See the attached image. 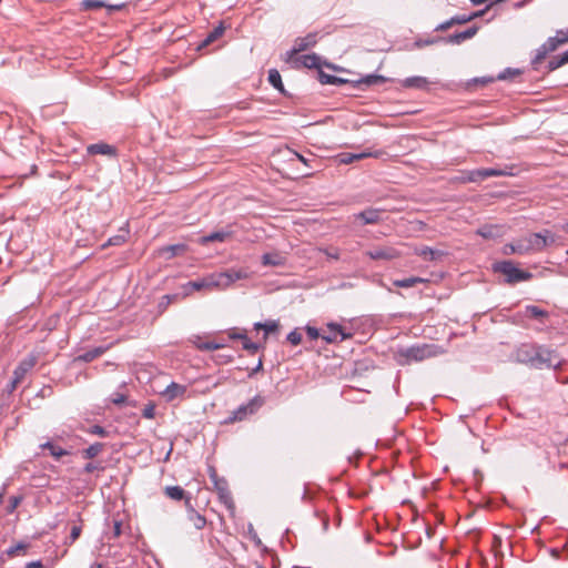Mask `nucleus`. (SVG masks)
<instances>
[{"label": "nucleus", "mask_w": 568, "mask_h": 568, "mask_svg": "<svg viewBox=\"0 0 568 568\" xmlns=\"http://www.w3.org/2000/svg\"><path fill=\"white\" fill-rule=\"evenodd\" d=\"M518 250V245H517V242L516 240L510 242V243H507L503 246V254L504 255H511V254H518L517 252Z\"/></svg>", "instance_id": "obj_49"}, {"label": "nucleus", "mask_w": 568, "mask_h": 568, "mask_svg": "<svg viewBox=\"0 0 568 568\" xmlns=\"http://www.w3.org/2000/svg\"><path fill=\"white\" fill-rule=\"evenodd\" d=\"M126 399H128V397L121 393H114L111 397V402L116 406H121V405L125 404Z\"/></svg>", "instance_id": "obj_54"}, {"label": "nucleus", "mask_w": 568, "mask_h": 568, "mask_svg": "<svg viewBox=\"0 0 568 568\" xmlns=\"http://www.w3.org/2000/svg\"><path fill=\"white\" fill-rule=\"evenodd\" d=\"M165 495L173 500H184L186 507H191V497L180 486H166L164 489Z\"/></svg>", "instance_id": "obj_22"}, {"label": "nucleus", "mask_w": 568, "mask_h": 568, "mask_svg": "<svg viewBox=\"0 0 568 568\" xmlns=\"http://www.w3.org/2000/svg\"><path fill=\"white\" fill-rule=\"evenodd\" d=\"M105 7L109 6L104 3L102 0H82L81 2V9L85 11L98 10Z\"/></svg>", "instance_id": "obj_41"}, {"label": "nucleus", "mask_w": 568, "mask_h": 568, "mask_svg": "<svg viewBox=\"0 0 568 568\" xmlns=\"http://www.w3.org/2000/svg\"><path fill=\"white\" fill-rule=\"evenodd\" d=\"M328 333L322 335V338L327 343L342 342L352 337V334L345 333L343 327L336 323L327 324Z\"/></svg>", "instance_id": "obj_16"}, {"label": "nucleus", "mask_w": 568, "mask_h": 568, "mask_svg": "<svg viewBox=\"0 0 568 568\" xmlns=\"http://www.w3.org/2000/svg\"><path fill=\"white\" fill-rule=\"evenodd\" d=\"M496 81V78L494 77H480V78H474L471 80H469L467 83H466V88L468 90L473 89L474 87H477V85H480V87H485L489 83H493Z\"/></svg>", "instance_id": "obj_40"}, {"label": "nucleus", "mask_w": 568, "mask_h": 568, "mask_svg": "<svg viewBox=\"0 0 568 568\" xmlns=\"http://www.w3.org/2000/svg\"><path fill=\"white\" fill-rule=\"evenodd\" d=\"M287 151L290 154H292L295 159H297L298 161H301L303 164H305L306 166H311L310 165V162L311 160L305 158L304 155L300 154L298 152L287 148Z\"/></svg>", "instance_id": "obj_57"}, {"label": "nucleus", "mask_w": 568, "mask_h": 568, "mask_svg": "<svg viewBox=\"0 0 568 568\" xmlns=\"http://www.w3.org/2000/svg\"><path fill=\"white\" fill-rule=\"evenodd\" d=\"M415 253L425 261H443L448 253L440 248H433L426 245L417 246Z\"/></svg>", "instance_id": "obj_18"}, {"label": "nucleus", "mask_w": 568, "mask_h": 568, "mask_svg": "<svg viewBox=\"0 0 568 568\" xmlns=\"http://www.w3.org/2000/svg\"><path fill=\"white\" fill-rule=\"evenodd\" d=\"M404 88L410 89H425L428 85V80L424 77H409L402 81Z\"/></svg>", "instance_id": "obj_32"}, {"label": "nucleus", "mask_w": 568, "mask_h": 568, "mask_svg": "<svg viewBox=\"0 0 568 568\" xmlns=\"http://www.w3.org/2000/svg\"><path fill=\"white\" fill-rule=\"evenodd\" d=\"M454 20L453 18H450L449 20L438 24L436 28H435V31H446L448 30L449 28H452L454 26Z\"/></svg>", "instance_id": "obj_61"}, {"label": "nucleus", "mask_w": 568, "mask_h": 568, "mask_svg": "<svg viewBox=\"0 0 568 568\" xmlns=\"http://www.w3.org/2000/svg\"><path fill=\"white\" fill-rule=\"evenodd\" d=\"M186 508L189 509V519L193 523V526L196 529L204 528V526L206 524L205 517L202 516L201 514H199L197 511H195L192 506L186 507Z\"/></svg>", "instance_id": "obj_37"}, {"label": "nucleus", "mask_w": 568, "mask_h": 568, "mask_svg": "<svg viewBox=\"0 0 568 568\" xmlns=\"http://www.w3.org/2000/svg\"><path fill=\"white\" fill-rule=\"evenodd\" d=\"M566 63H568V50L565 51L562 54L554 55L550 58L546 65L547 72H552L556 69L565 65Z\"/></svg>", "instance_id": "obj_33"}, {"label": "nucleus", "mask_w": 568, "mask_h": 568, "mask_svg": "<svg viewBox=\"0 0 568 568\" xmlns=\"http://www.w3.org/2000/svg\"><path fill=\"white\" fill-rule=\"evenodd\" d=\"M393 284H400V285H404V284H429V281L420 278V277H409V278H405V280H396V281H394Z\"/></svg>", "instance_id": "obj_46"}, {"label": "nucleus", "mask_w": 568, "mask_h": 568, "mask_svg": "<svg viewBox=\"0 0 568 568\" xmlns=\"http://www.w3.org/2000/svg\"><path fill=\"white\" fill-rule=\"evenodd\" d=\"M493 7H494V3H489L485 9H483V10H478V11H475V12H473V13L468 14V16H469L470 21H473V20H475V19H477V18L483 17V16H484V14H485V13H486L490 8H493Z\"/></svg>", "instance_id": "obj_59"}, {"label": "nucleus", "mask_w": 568, "mask_h": 568, "mask_svg": "<svg viewBox=\"0 0 568 568\" xmlns=\"http://www.w3.org/2000/svg\"><path fill=\"white\" fill-rule=\"evenodd\" d=\"M265 404V398L261 395H255L246 404L240 405L236 409L232 410L229 416L222 422L223 425H230L237 422H243L250 416L256 414Z\"/></svg>", "instance_id": "obj_3"}, {"label": "nucleus", "mask_w": 568, "mask_h": 568, "mask_svg": "<svg viewBox=\"0 0 568 568\" xmlns=\"http://www.w3.org/2000/svg\"><path fill=\"white\" fill-rule=\"evenodd\" d=\"M476 233L486 240H494L501 236V227L486 224L479 227Z\"/></svg>", "instance_id": "obj_29"}, {"label": "nucleus", "mask_w": 568, "mask_h": 568, "mask_svg": "<svg viewBox=\"0 0 568 568\" xmlns=\"http://www.w3.org/2000/svg\"><path fill=\"white\" fill-rule=\"evenodd\" d=\"M493 271L503 274L508 283L529 281L531 278L529 272L518 268L513 261L496 262L493 264Z\"/></svg>", "instance_id": "obj_4"}, {"label": "nucleus", "mask_w": 568, "mask_h": 568, "mask_svg": "<svg viewBox=\"0 0 568 568\" xmlns=\"http://www.w3.org/2000/svg\"><path fill=\"white\" fill-rule=\"evenodd\" d=\"M104 448L103 443H94L90 445L88 448L82 450V457L85 459H92L97 457Z\"/></svg>", "instance_id": "obj_38"}, {"label": "nucleus", "mask_w": 568, "mask_h": 568, "mask_svg": "<svg viewBox=\"0 0 568 568\" xmlns=\"http://www.w3.org/2000/svg\"><path fill=\"white\" fill-rule=\"evenodd\" d=\"M104 467L101 466L100 464H95V463H88L84 467H83V471L87 473V474H91L93 473L94 470H103Z\"/></svg>", "instance_id": "obj_58"}, {"label": "nucleus", "mask_w": 568, "mask_h": 568, "mask_svg": "<svg viewBox=\"0 0 568 568\" xmlns=\"http://www.w3.org/2000/svg\"><path fill=\"white\" fill-rule=\"evenodd\" d=\"M261 261L265 266H282L286 263V256L281 252L274 251L264 253Z\"/></svg>", "instance_id": "obj_23"}, {"label": "nucleus", "mask_w": 568, "mask_h": 568, "mask_svg": "<svg viewBox=\"0 0 568 568\" xmlns=\"http://www.w3.org/2000/svg\"><path fill=\"white\" fill-rule=\"evenodd\" d=\"M466 180H468L469 182L484 181L485 178H484L483 169H477V170L466 172Z\"/></svg>", "instance_id": "obj_44"}, {"label": "nucleus", "mask_w": 568, "mask_h": 568, "mask_svg": "<svg viewBox=\"0 0 568 568\" xmlns=\"http://www.w3.org/2000/svg\"><path fill=\"white\" fill-rule=\"evenodd\" d=\"M383 209L367 207L364 211L354 214L355 220L361 221V225L378 224L382 221Z\"/></svg>", "instance_id": "obj_13"}, {"label": "nucleus", "mask_w": 568, "mask_h": 568, "mask_svg": "<svg viewBox=\"0 0 568 568\" xmlns=\"http://www.w3.org/2000/svg\"><path fill=\"white\" fill-rule=\"evenodd\" d=\"M521 73L523 71L520 69L507 68L496 77V80H513L514 78L519 77Z\"/></svg>", "instance_id": "obj_42"}, {"label": "nucleus", "mask_w": 568, "mask_h": 568, "mask_svg": "<svg viewBox=\"0 0 568 568\" xmlns=\"http://www.w3.org/2000/svg\"><path fill=\"white\" fill-rule=\"evenodd\" d=\"M186 389L187 388L185 385L172 382L161 394L168 402H171L175 398L183 397L186 393Z\"/></svg>", "instance_id": "obj_21"}, {"label": "nucleus", "mask_w": 568, "mask_h": 568, "mask_svg": "<svg viewBox=\"0 0 568 568\" xmlns=\"http://www.w3.org/2000/svg\"><path fill=\"white\" fill-rule=\"evenodd\" d=\"M317 252L320 254H323L327 261L329 262H338L343 261L346 262L348 260V254L346 250L341 248L335 245H326V246H320L317 247Z\"/></svg>", "instance_id": "obj_14"}, {"label": "nucleus", "mask_w": 568, "mask_h": 568, "mask_svg": "<svg viewBox=\"0 0 568 568\" xmlns=\"http://www.w3.org/2000/svg\"><path fill=\"white\" fill-rule=\"evenodd\" d=\"M28 548H29V544L23 542V541H20V542H18V544H17V545H14V546L9 547V548L6 550V554H7V556H9V557H14V556H17L20 551H26Z\"/></svg>", "instance_id": "obj_43"}, {"label": "nucleus", "mask_w": 568, "mask_h": 568, "mask_svg": "<svg viewBox=\"0 0 568 568\" xmlns=\"http://www.w3.org/2000/svg\"><path fill=\"white\" fill-rule=\"evenodd\" d=\"M453 20H454L455 24H465V23L470 22L468 14H457V16L453 17Z\"/></svg>", "instance_id": "obj_60"}, {"label": "nucleus", "mask_w": 568, "mask_h": 568, "mask_svg": "<svg viewBox=\"0 0 568 568\" xmlns=\"http://www.w3.org/2000/svg\"><path fill=\"white\" fill-rule=\"evenodd\" d=\"M242 347L250 354H255L261 348V345L252 342L250 338H245V342L242 344Z\"/></svg>", "instance_id": "obj_48"}, {"label": "nucleus", "mask_w": 568, "mask_h": 568, "mask_svg": "<svg viewBox=\"0 0 568 568\" xmlns=\"http://www.w3.org/2000/svg\"><path fill=\"white\" fill-rule=\"evenodd\" d=\"M525 316L538 320L544 323V320L549 316V313L536 305H527L524 311Z\"/></svg>", "instance_id": "obj_31"}, {"label": "nucleus", "mask_w": 568, "mask_h": 568, "mask_svg": "<svg viewBox=\"0 0 568 568\" xmlns=\"http://www.w3.org/2000/svg\"><path fill=\"white\" fill-rule=\"evenodd\" d=\"M213 487L215 491L217 493L219 500L226 506L227 509L234 510L235 505L232 497V494L229 489V483L224 478L222 480H217L215 484H213Z\"/></svg>", "instance_id": "obj_12"}, {"label": "nucleus", "mask_w": 568, "mask_h": 568, "mask_svg": "<svg viewBox=\"0 0 568 568\" xmlns=\"http://www.w3.org/2000/svg\"><path fill=\"white\" fill-rule=\"evenodd\" d=\"M265 326L263 328V331L265 332L264 334V339L267 338V335L271 334V333H275L278 331L280 328V325L276 321H267L264 323Z\"/></svg>", "instance_id": "obj_47"}, {"label": "nucleus", "mask_w": 568, "mask_h": 568, "mask_svg": "<svg viewBox=\"0 0 568 568\" xmlns=\"http://www.w3.org/2000/svg\"><path fill=\"white\" fill-rule=\"evenodd\" d=\"M317 80L322 84H332V85H342V84H351L354 88H358L361 85H379L384 84L388 81L387 78L379 74H367L365 77L358 79H344L336 75L328 74L322 70L317 72Z\"/></svg>", "instance_id": "obj_2"}, {"label": "nucleus", "mask_w": 568, "mask_h": 568, "mask_svg": "<svg viewBox=\"0 0 568 568\" xmlns=\"http://www.w3.org/2000/svg\"><path fill=\"white\" fill-rule=\"evenodd\" d=\"M538 345L523 344L515 352V359L520 364L532 367L535 354Z\"/></svg>", "instance_id": "obj_11"}, {"label": "nucleus", "mask_w": 568, "mask_h": 568, "mask_svg": "<svg viewBox=\"0 0 568 568\" xmlns=\"http://www.w3.org/2000/svg\"><path fill=\"white\" fill-rule=\"evenodd\" d=\"M90 434H94V435H99L101 437H106L109 435V432L100 426V425H93L90 430H89Z\"/></svg>", "instance_id": "obj_55"}, {"label": "nucleus", "mask_w": 568, "mask_h": 568, "mask_svg": "<svg viewBox=\"0 0 568 568\" xmlns=\"http://www.w3.org/2000/svg\"><path fill=\"white\" fill-rule=\"evenodd\" d=\"M383 154H385V152L382 151V150L374 151V152H361V153L344 152V153H341L338 155V161L342 164H351V163H353L355 161H359V160H363V159H366V158L378 159Z\"/></svg>", "instance_id": "obj_19"}, {"label": "nucleus", "mask_w": 568, "mask_h": 568, "mask_svg": "<svg viewBox=\"0 0 568 568\" xmlns=\"http://www.w3.org/2000/svg\"><path fill=\"white\" fill-rule=\"evenodd\" d=\"M126 234H128V231H125L124 234H119V235H114V236L110 237L108 241V245L118 246V245L123 244L126 241Z\"/></svg>", "instance_id": "obj_50"}, {"label": "nucleus", "mask_w": 568, "mask_h": 568, "mask_svg": "<svg viewBox=\"0 0 568 568\" xmlns=\"http://www.w3.org/2000/svg\"><path fill=\"white\" fill-rule=\"evenodd\" d=\"M561 366V359L558 354L545 346L538 345L535 354V361L532 368H559Z\"/></svg>", "instance_id": "obj_6"}, {"label": "nucleus", "mask_w": 568, "mask_h": 568, "mask_svg": "<svg viewBox=\"0 0 568 568\" xmlns=\"http://www.w3.org/2000/svg\"><path fill=\"white\" fill-rule=\"evenodd\" d=\"M81 527L80 526H73L71 528V532L69 536V544H73L81 535Z\"/></svg>", "instance_id": "obj_56"}, {"label": "nucleus", "mask_w": 568, "mask_h": 568, "mask_svg": "<svg viewBox=\"0 0 568 568\" xmlns=\"http://www.w3.org/2000/svg\"><path fill=\"white\" fill-rule=\"evenodd\" d=\"M40 448L49 450V454L55 458L60 459L63 456H68L71 454V450L62 448L54 440H48L40 445Z\"/></svg>", "instance_id": "obj_27"}, {"label": "nucleus", "mask_w": 568, "mask_h": 568, "mask_svg": "<svg viewBox=\"0 0 568 568\" xmlns=\"http://www.w3.org/2000/svg\"><path fill=\"white\" fill-rule=\"evenodd\" d=\"M564 44L562 41H561V38L558 37V34L556 33L555 37H550L547 39V41L545 43H542L537 50H536V54L535 57L531 59V68L534 70H539V67L540 64L542 63V61L546 59V57L556 51L558 49L559 45Z\"/></svg>", "instance_id": "obj_7"}, {"label": "nucleus", "mask_w": 568, "mask_h": 568, "mask_svg": "<svg viewBox=\"0 0 568 568\" xmlns=\"http://www.w3.org/2000/svg\"><path fill=\"white\" fill-rule=\"evenodd\" d=\"M229 337L231 339H241L242 344L245 342V338H248L244 332L243 333L230 332Z\"/></svg>", "instance_id": "obj_64"}, {"label": "nucleus", "mask_w": 568, "mask_h": 568, "mask_svg": "<svg viewBox=\"0 0 568 568\" xmlns=\"http://www.w3.org/2000/svg\"><path fill=\"white\" fill-rule=\"evenodd\" d=\"M195 345L200 351H214L224 347V344L214 342L195 343Z\"/></svg>", "instance_id": "obj_45"}, {"label": "nucleus", "mask_w": 568, "mask_h": 568, "mask_svg": "<svg viewBox=\"0 0 568 568\" xmlns=\"http://www.w3.org/2000/svg\"><path fill=\"white\" fill-rule=\"evenodd\" d=\"M287 341L292 345L296 346V345H298L302 342V334L300 332H297V329H294V331L288 333Z\"/></svg>", "instance_id": "obj_51"}, {"label": "nucleus", "mask_w": 568, "mask_h": 568, "mask_svg": "<svg viewBox=\"0 0 568 568\" xmlns=\"http://www.w3.org/2000/svg\"><path fill=\"white\" fill-rule=\"evenodd\" d=\"M189 251L185 243H178L162 246L158 250V255L164 260H171L176 256H183Z\"/></svg>", "instance_id": "obj_17"}, {"label": "nucleus", "mask_w": 568, "mask_h": 568, "mask_svg": "<svg viewBox=\"0 0 568 568\" xmlns=\"http://www.w3.org/2000/svg\"><path fill=\"white\" fill-rule=\"evenodd\" d=\"M21 501H22V497L21 496H12V497H10L9 505L7 507V511L8 513H13L14 509L20 505Z\"/></svg>", "instance_id": "obj_52"}, {"label": "nucleus", "mask_w": 568, "mask_h": 568, "mask_svg": "<svg viewBox=\"0 0 568 568\" xmlns=\"http://www.w3.org/2000/svg\"><path fill=\"white\" fill-rule=\"evenodd\" d=\"M209 476L212 481V484H215L217 480L224 479L223 477H220L216 473V469L213 466L209 467Z\"/></svg>", "instance_id": "obj_62"}, {"label": "nucleus", "mask_w": 568, "mask_h": 568, "mask_svg": "<svg viewBox=\"0 0 568 568\" xmlns=\"http://www.w3.org/2000/svg\"><path fill=\"white\" fill-rule=\"evenodd\" d=\"M478 30H479V27L474 24L464 31L456 32L454 34H449L447 37H438V40H440L443 43H446V44H448V43L460 44L462 42L475 37L477 34Z\"/></svg>", "instance_id": "obj_10"}, {"label": "nucleus", "mask_w": 568, "mask_h": 568, "mask_svg": "<svg viewBox=\"0 0 568 568\" xmlns=\"http://www.w3.org/2000/svg\"><path fill=\"white\" fill-rule=\"evenodd\" d=\"M514 166L505 165L504 168H487L483 169L485 180L491 176H510L514 175Z\"/></svg>", "instance_id": "obj_30"}, {"label": "nucleus", "mask_w": 568, "mask_h": 568, "mask_svg": "<svg viewBox=\"0 0 568 568\" xmlns=\"http://www.w3.org/2000/svg\"><path fill=\"white\" fill-rule=\"evenodd\" d=\"M365 255L374 261H392L400 256L397 248L390 245H378L365 252Z\"/></svg>", "instance_id": "obj_8"}, {"label": "nucleus", "mask_w": 568, "mask_h": 568, "mask_svg": "<svg viewBox=\"0 0 568 568\" xmlns=\"http://www.w3.org/2000/svg\"><path fill=\"white\" fill-rule=\"evenodd\" d=\"M443 354L440 346L435 344H416L409 347H402L396 353L399 365H409L413 362H422L427 358Z\"/></svg>", "instance_id": "obj_1"}, {"label": "nucleus", "mask_w": 568, "mask_h": 568, "mask_svg": "<svg viewBox=\"0 0 568 568\" xmlns=\"http://www.w3.org/2000/svg\"><path fill=\"white\" fill-rule=\"evenodd\" d=\"M537 234H539V240L541 242L539 244L540 251L556 243V236L549 230H544L542 232H538Z\"/></svg>", "instance_id": "obj_39"}, {"label": "nucleus", "mask_w": 568, "mask_h": 568, "mask_svg": "<svg viewBox=\"0 0 568 568\" xmlns=\"http://www.w3.org/2000/svg\"><path fill=\"white\" fill-rule=\"evenodd\" d=\"M231 236H232V232L231 231H224V230L215 231V232H212V233H210L207 235L201 236L199 239V243L201 245H206V244H209L211 242H225Z\"/></svg>", "instance_id": "obj_24"}, {"label": "nucleus", "mask_w": 568, "mask_h": 568, "mask_svg": "<svg viewBox=\"0 0 568 568\" xmlns=\"http://www.w3.org/2000/svg\"><path fill=\"white\" fill-rule=\"evenodd\" d=\"M87 152L90 155H108L115 158L118 154L116 148L104 142L90 144L87 146Z\"/></svg>", "instance_id": "obj_20"}, {"label": "nucleus", "mask_w": 568, "mask_h": 568, "mask_svg": "<svg viewBox=\"0 0 568 568\" xmlns=\"http://www.w3.org/2000/svg\"><path fill=\"white\" fill-rule=\"evenodd\" d=\"M302 64L308 69H320L321 58L316 53L304 54L301 57Z\"/></svg>", "instance_id": "obj_36"}, {"label": "nucleus", "mask_w": 568, "mask_h": 568, "mask_svg": "<svg viewBox=\"0 0 568 568\" xmlns=\"http://www.w3.org/2000/svg\"><path fill=\"white\" fill-rule=\"evenodd\" d=\"M306 333L311 339H316L320 337L318 329L313 326H306Z\"/></svg>", "instance_id": "obj_63"}, {"label": "nucleus", "mask_w": 568, "mask_h": 568, "mask_svg": "<svg viewBox=\"0 0 568 568\" xmlns=\"http://www.w3.org/2000/svg\"><path fill=\"white\" fill-rule=\"evenodd\" d=\"M106 349H108V347H104V346L94 347L90 351H87V352L75 356L73 362L74 363H80V362L90 363V362L94 361L95 358L100 357L102 354H104Z\"/></svg>", "instance_id": "obj_26"}, {"label": "nucleus", "mask_w": 568, "mask_h": 568, "mask_svg": "<svg viewBox=\"0 0 568 568\" xmlns=\"http://www.w3.org/2000/svg\"><path fill=\"white\" fill-rule=\"evenodd\" d=\"M268 82L282 94L286 95V91L282 82V77L276 69H271L268 71Z\"/></svg>", "instance_id": "obj_34"}, {"label": "nucleus", "mask_w": 568, "mask_h": 568, "mask_svg": "<svg viewBox=\"0 0 568 568\" xmlns=\"http://www.w3.org/2000/svg\"><path fill=\"white\" fill-rule=\"evenodd\" d=\"M316 43V34L310 33L304 38H298L295 42V47L292 50V53H297L307 50L308 48L315 45Z\"/></svg>", "instance_id": "obj_28"}, {"label": "nucleus", "mask_w": 568, "mask_h": 568, "mask_svg": "<svg viewBox=\"0 0 568 568\" xmlns=\"http://www.w3.org/2000/svg\"><path fill=\"white\" fill-rule=\"evenodd\" d=\"M154 414H155L154 404H152V403L146 404L142 410V416L144 418L151 419L154 417Z\"/></svg>", "instance_id": "obj_53"}, {"label": "nucleus", "mask_w": 568, "mask_h": 568, "mask_svg": "<svg viewBox=\"0 0 568 568\" xmlns=\"http://www.w3.org/2000/svg\"><path fill=\"white\" fill-rule=\"evenodd\" d=\"M245 276H246V272H244L243 270H237V268L231 267V268H225L223 271L213 273L210 282H205V281L199 282V281L191 280V281H187L185 284H190V285H193V284H217V285L233 284L236 281H241V280L245 278Z\"/></svg>", "instance_id": "obj_5"}, {"label": "nucleus", "mask_w": 568, "mask_h": 568, "mask_svg": "<svg viewBox=\"0 0 568 568\" xmlns=\"http://www.w3.org/2000/svg\"><path fill=\"white\" fill-rule=\"evenodd\" d=\"M189 294H190L189 292H185L183 295H180V294L164 295L159 303L160 312H164L171 303L178 302V301L182 300L183 297L187 296Z\"/></svg>", "instance_id": "obj_35"}, {"label": "nucleus", "mask_w": 568, "mask_h": 568, "mask_svg": "<svg viewBox=\"0 0 568 568\" xmlns=\"http://www.w3.org/2000/svg\"><path fill=\"white\" fill-rule=\"evenodd\" d=\"M518 245V255H528L531 253L540 252L539 234L529 233L528 235L516 240Z\"/></svg>", "instance_id": "obj_9"}, {"label": "nucleus", "mask_w": 568, "mask_h": 568, "mask_svg": "<svg viewBox=\"0 0 568 568\" xmlns=\"http://www.w3.org/2000/svg\"><path fill=\"white\" fill-rule=\"evenodd\" d=\"M37 362L38 357L34 354H29L23 358L13 371L16 382H22L26 375L36 366Z\"/></svg>", "instance_id": "obj_15"}, {"label": "nucleus", "mask_w": 568, "mask_h": 568, "mask_svg": "<svg viewBox=\"0 0 568 568\" xmlns=\"http://www.w3.org/2000/svg\"><path fill=\"white\" fill-rule=\"evenodd\" d=\"M225 31V28L223 26V23H220L217 27H215L213 30H211L207 36L205 37L204 40H202L197 47H196V50L197 51H201L203 50L204 48L209 47L211 43H213L214 41H216L219 38L222 37V34L224 33Z\"/></svg>", "instance_id": "obj_25"}]
</instances>
